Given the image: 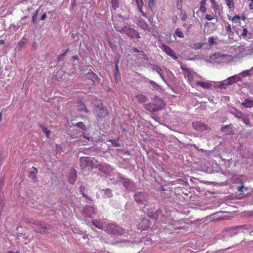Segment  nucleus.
Listing matches in <instances>:
<instances>
[{
    "instance_id": "obj_32",
    "label": "nucleus",
    "mask_w": 253,
    "mask_h": 253,
    "mask_svg": "<svg viewBox=\"0 0 253 253\" xmlns=\"http://www.w3.org/2000/svg\"><path fill=\"white\" fill-rule=\"evenodd\" d=\"M156 0H148V6L151 10H153V8L155 5Z\"/></svg>"
},
{
    "instance_id": "obj_43",
    "label": "nucleus",
    "mask_w": 253,
    "mask_h": 253,
    "mask_svg": "<svg viewBox=\"0 0 253 253\" xmlns=\"http://www.w3.org/2000/svg\"><path fill=\"white\" fill-rule=\"evenodd\" d=\"M200 10L202 13H205L207 10V8L206 7V5H200L199 8Z\"/></svg>"
},
{
    "instance_id": "obj_53",
    "label": "nucleus",
    "mask_w": 253,
    "mask_h": 253,
    "mask_svg": "<svg viewBox=\"0 0 253 253\" xmlns=\"http://www.w3.org/2000/svg\"><path fill=\"white\" fill-rule=\"evenodd\" d=\"M206 0H201L200 1V5H206L207 4Z\"/></svg>"
},
{
    "instance_id": "obj_47",
    "label": "nucleus",
    "mask_w": 253,
    "mask_h": 253,
    "mask_svg": "<svg viewBox=\"0 0 253 253\" xmlns=\"http://www.w3.org/2000/svg\"><path fill=\"white\" fill-rule=\"evenodd\" d=\"M241 75H242L243 76H247L250 75V70H247L244 71L240 73Z\"/></svg>"
},
{
    "instance_id": "obj_21",
    "label": "nucleus",
    "mask_w": 253,
    "mask_h": 253,
    "mask_svg": "<svg viewBox=\"0 0 253 253\" xmlns=\"http://www.w3.org/2000/svg\"><path fill=\"white\" fill-rule=\"evenodd\" d=\"M146 109L148 110L149 111L151 112H154L157 111L158 109V107L155 104H146Z\"/></svg>"
},
{
    "instance_id": "obj_54",
    "label": "nucleus",
    "mask_w": 253,
    "mask_h": 253,
    "mask_svg": "<svg viewBox=\"0 0 253 253\" xmlns=\"http://www.w3.org/2000/svg\"><path fill=\"white\" fill-rule=\"evenodd\" d=\"M46 18V13H44L42 16V17L41 18V20H44Z\"/></svg>"
},
{
    "instance_id": "obj_40",
    "label": "nucleus",
    "mask_w": 253,
    "mask_h": 253,
    "mask_svg": "<svg viewBox=\"0 0 253 253\" xmlns=\"http://www.w3.org/2000/svg\"><path fill=\"white\" fill-rule=\"evenodd\" d=\"M68 52V50L66 51L65 52H64L63 53L60 54L58 57L57 58V61L58 62H59L60 61L62 60V58H63V57L66 55V54L67 53V52Z\"/></svg>"
},
{
    "instance_id": "obj_25",
    "label": "nucleus",
    "mask_w": 253,
    "mask_h": 253,
    "mask_svg": "<svg viewBox=\"0 0 253 253\" xmlns=\"http://www.w3.org/2000/svg\"><path fill=\"white\" fill-rule=\"evenodd\" d=\"M210 1L212 4V9H213V11L215 12H216L219 9L218 3L217 2V1H216L215 0H210Z\"/></svg>"
},
{
    "instance_id": "obj_22",
    "label": "nucleus",
    "mask_w": 253,
    "mask_h": 253,
    "mask_svg": "<svg viewBox=\"0 0 253 253\" xmlns=\"http://www.w3.org/2000/svg\"><path fill=\"white\" fill-rule=\"evenodd\" d=\"M92 223L93 225H94L97 228L101 229V230H103V223L101 221H98L96 220H93L92 221Z\"/></svg>"
},
{
    "instance_id": "obj_8",
    "label": "nucleus",
    "mask_w": 253,
    "mask_h": 253,
    "mask_svg": "<svg viewBox=\"0 0 253 253\" xmlns=\"http://www.w3.org/2000/svg\"><path fill=\"white\" fill-rule=\"evenodd\" d=\"M149 226V221L146 218H142L138 224V229L141 231L147 230Z\"/></svg>"
},
{
    "instance_id": "obj_61",
    "label": "nucleus",
    "mask_w": 253,
    "mask_h": 253,
    "mask_svg": "<svg viewBox=\"0 0 253 253\" xmlns=\"http://www.w3.org/2000/svg\"><path fill=\"white\" fill-rule=\"evenodd\" d=\"M6 253H20L19 251H17L16 252H13L12 251H8Z\"/></svg>"
},
{
    "instance_id": "obj_35",
    "label": "nucleus",
    "mask_w": 253,
    "mask_h": 253,
    "mask_svg": "<svg viewBox=\"0 0 253 253\" xmlns=\"http://www.w3.org/2000/svg\"><path fill=\"white\" fill-rule=\"evenodd\" d=\"M225 30L228 33H230L231 32V26L230 25V24H229L228 22H227L226 23V25H225Z\"/></svg>"
},
{
    "instance_id": "obj_55",
    "label": "nucleus",
    "mask_w": 253,
    "mask_h": 253,
    "mask_svg": "<svg viewBox=\"0 0 253 253\" xmlns=\"http://www.w3.org/2000/svg\"><path fill=\"white\" fill-rule=\"evenodd\" d=\"M119 60H120V57H115V63H117V64H118L119 62Z\"/></svg>"
},
{
    "instance_id": "obj_16",
    "label": "nucleus",
    "mask_w": 253,
    "mask_h": 253,
    "mask_svg": "<svg viewBox=\"0 0 253 253\" xmlns=\"http://www.w3.org/2000/svg\"><path fill=\"white\" fill-rule=\"evenodd\" d=\"M30 174L29 177L31 178L33 181L36 182L37 181V174L38 173V169L34 167H32V169L30 171Z\"/></svg>"
},
{
    "instance_id": "obj_12",
    "label": "nucleus",
    "mask_w": 253,
    "mask_h": 253,
    "mask_svg": "<svg viewBox=\"0 0 253 253\" xmlns=\"http://www.w3.org/2000/svg\"><path fill=\"white\" fill-rule=\"evenodd\" d=\"M86 78L93 82H99L100 79L93 72H88L86 74Z\"/></svg>"
},
{
    "instance_id": "obj_44",
    "label": "nucleus",
    "mask_w": 253,
    "mask_h": 253,
    "mask_svg": "<svg viewBox=\"0 0 253 253\" xmlns=\"http://www.w3.org/2000/svg\"><path fill=\"white\" fill-rule=\"evenodd\" d=\"M243 114L241 111H238L237 114L235 115V116L239 119H241L243 118Z\"/></svg>"
},
{
    "instance_id": "obj_31",
    "label": "nucleus",
    "mask_w": 253,
    "mask_h": 253,
    "mask_svg": "<svg viewBox=\"0 0 253 253\" xmlns=\"http://www.w3.org/2000/svg\"><path fill=\"white\" fill-rule=\"evenodd\" d=\"M104 191V194L107 198H111L113 196L112 191L110 189H106Z\"/></svg>"
},
{
    "instance_id": "obj_9",
    "label": "nucleus",
    "mask_w": 253,
    "mask_h": 253,
    "mask_svg": "<svg viewBox=\"0 0 253 253\" xmlns=\"http://www.w3.org/2000/svg\"><path fill=\"white\" fill-rule=\"evenodd\" d=\"M84 212L86 216L89 217H92L95 214L94 208L90 206L84 208Z\"/></svg>"
},
{
    "instance_id": "obj_52",
    "label": "nucleus",
    "mask_w": 253,
    "mask_h": 253,
    "mask_svg": "<svg viewBox=\"0 0 253 253\" xmlns=\"http://www.w3.org/2000/svg\"><path fill=\"white\" fill-rule=\"evenodd\" d=\"M186 19H187V15H186V14L185 13H184L181 17V20L182 21H185Z\"/></svg>"
},
{
    "instance_id": "obj_1",
    "label": "nucleus",
    "mask_w": 253,
    "mask_h": 253,
    "mask_svg": "<svg viewBox=\"0 0 253 253\" xmlns=\"http://www.w3.org/2000/svg\"><path fill=\"white\" fill-rule=\"evenodd\" d=\"M114 27L117 31L119 32L122 34H125L130 38H140L138 32L132 28L128 24L125 25L124 26L122 27L121 26H119L117 23H115L114 24Z\"/></svg>"
},
{
    "instance_id": "obj_17",
    "label": "nucleus",
    "mask_w": 253,
    "mask_h": 253,
    "mask_svg": "<svg viewBox=\"0 0 253 253\" xmlns=\"http://www.w3.org/2000/svg\"><path fill=\"white\" fill-rule=\"evenodd\" d=\"M196 84L200 86L204 89H209L211 87V84L209 82L197 81Z\"/></svg>"
},
{
    "instance_id": "obj_60",
    "label": "nucleus",
    "mask_w": 253,
    "mask_h": 253,
    "mask_svg": "<svg viewBox=\"0 0 253 253\" xmlns=\"http://www.w3.org/2000/svg\"><path fill=\"white\" fill-rule=\"evenodd\" d=\"M5 42L4 40H0V45L4 44Z\"/></svg>"
},
{
    "instance_id": "obj_4",
    "label": "nucleus",
    "mask_w": 253,
    "mask_h": 253,
    "mask_svg": "<svg viewBox=\"0 0 253 253\" xmlns=\"http://www.w3.org/2000/svg\"><path fill=\"white\" fill-rule=\"evenodd\" d=\"M81 166L83 169H90L94 166V163L89 157H82L80 158Z\"/></svg>"
},
{
    "instance_id": "obj_49",
    "label": "nucleus",
    "mask_w": 253,
    "mask_h": 253,
    "mask_svg": "<svg viewBox=\"0 0 253 253\" xmlns=\"http://www.w3.org/2000/svg\"><path fill=\"white\" fill-rule=\"evenodd\" d=\"M80 192H81V193L82 194L83 197H84V198H85L86 199H88L89 200H91V199L90 198L88 197L87 195H86V194H85L84 193V192H83V190L82 189V188H81Z\"/></svg>"
},
{
    "instance_id": "obj_20",
    "label": "nucleus",
    "mask_w": 253,
    "mask_h": 253,
    "mask_svg": "<svg viewBox=\"0 0 253 253\" xmlns=\"http://www.w3.org/2000/svg\"><path fill=\"white\" fill-rule=\"evenodd\" d=\"M136 98L137 101L140 103H145L148 100L146 96L142 94L137 95L136 96Z\"/></svg>"
},
{
    "instance_id": "obj_63",
    "label": "nucleus",
    "mask_w": 253,
    "mask_h": 253,
    "mask_svg": "<svg viewBox=\"0 0 253 253\" xmlns=\"http://www.w3.org/2000/svg\"><path fill=\"white\" fill-rule=\"evenodd\" d=\"M30 240H28V242H24V243L25 244H27L28 243L30 242Z\"/></svg>"
},
{
    "instance_id": "obj_5",
    "label": "nucleus",
    "mask_w": 253,
    "mask_h": 253,
    "mask_svg": "<svg viewBox=\"0 0 253 253\" xmlns=\"http://www.w3.org/2000/svg\"><path fill=\"white\" fill-rule=\"evenodd\" d=\"M135 201L139 204L146 205L148 195L144 192H136L134 196Z\"/></svg>"
},
{
    "instance_id": "obj_50",
    "label": "nucleus",
    "mask_w": 253,
    "mask_h": 253,
    "mask_svg": "<svg viewBox=\"0 0 253 253\" xmlns=\"http://www.w3.org/2000/svg\"><path fill=\"white\" fill-rule=\"evenodd\" d=\"M248 34V30L246 28H244L242 33V36L245 37H246Z\"/></svg>"
},
{
    "instance_id": "obj_56",
    "label": "nucleus",
    "mask_w": 253,
    "mask_h": 253,
    "mask_svg": "<svg viewBox=\"0 0 253 253\" xmlns=\"http://www.w3.org/2000/svg\"><path fill=\"white\" fill-rule=\"evenodd\" d=\"M228 126H227H227H222V127H221V131H224V129H225V128H227Z\"/></svg>"
},
{
    "instance_id": "obj_64",
    "label": "nucleus",
    "mask_w": 253,
    "mask_h": 253,
    "mask_svg": "<svg viewBox=\"0 0 253 253\" xmlns=\"http://www.w3.org/2000/svg\"><path fill=\"white\" fill-rule=\"evenodd\" d=\"M73 59H77V56H76V55L73 56Z\"/></svg>"
},
{
    "instance_id": "obj_59",
    "label": "nucleus",
    "mask_w": 253,
    "mask_h": 253,
    "mask_svg": "<svg viewBox=\"0 0 253 253\" xmlns=\"http://www.w3.org/2000/svg\"><path fill=\"white\" fill-rule=\"evenodd\" d=\"M249 8L250 9H253V4L252 3H251L250 4H249Z\"/></svg>"
},
{
    "instance_id": "obj_18",
    "label": "nucleus",
    "mask_w": 253,
    "mask_h": 253,
    "mask_svg": "<svg viewBox=\"0 0 253 253\" xmlns=\"http://www.w3.org/2000/svg\"><path fill=\"white\" fill-rule=\"evenodd\" d=\"M242 105L246 108H251L253 107V100L249 98H246L242 103Z\"/></svg>"
},
{
    "instance_id": "obj_36",
    "label": "nucleus",
    "mask_w": 253,
    "mask_h": 253,
    "mask_svg": "<svg viewBox=\"0 0 253 253\" xmlns=\"http://www.w3.org/2000/svg\"><path fill=\"white\" fill-rule=\"evenodd\" d=\"M26 43V40L22 39L18 42V46L20 48L22 47Z\"/></svg>"
},
{
    "instance_id": "obj_29",
    "label": "nucleus",
    "mask_w": 253,
    "mask_h": 253,
    "mask_svg": "<svg viewBox=\"0 0 253 253\" xmlns=\"http://www.w3.org/2000/svg\"><path fill=\"white\" fill-rule=\"evenodd\" d=\"M83 130H86V126L83 122H78L74 125Z\"/></svg>"
},
{
    "instance_id": "obj_46",
    "label": "nucleus",
    "mask_w": 253,
    "mask_h": 253,
    "mask_svg": "<svg viewBox=\"0 0 253 253\" xmlns=\"http://www.w3.org/2000/svg\"><path fill=\"white\" fill-rule=\"evenodd\" d=\"M18 237L19 238V240H21L22 239H26V240L28 239L27 237H26L25 234H18Z\"/></svg>"
},
{
    "instance_id": "obj_33",
    "label": "nucleus",
    "mask_w": 253,
    "mask_h": 253,
    "mask_svg": "<svg viewBox=\"0 0 253 253\" xmlns=\"http://www.w3.org/2000/svg\"><path fill=\"white\" fill-rule=\"evenodd\" d=\"M165 106L166 103L164 102V101L159 99V111L163 110V109L165 108Z\"/></svg>"
},
{
    "instance_id": "obj_41",
    "label": "nucleus",
    "mask_w": 253,
    "mask_h": 253,
    "mask_svg": "<svg viewBox=\"0 0 253 253\" xmlns=\"http://www.w3.org/2000/svg\"><path fill=\"white\" fill-rule=\"evenodd\" d=\"M241 19V17L239 15H235L234 16H233L232 18V22H236V21L237 20H240Z\"/></svg>"
},
{
    "instance_id": "obj_57",
    "label": "nucleus",
    "mask_w": 253,
    "mask_h": 253,
    "mask_svg": "<svg viewBox=\"0 0 253 253\" xmlns=\"http://www.w3.org/2000/svg\"><path fill=\"white\" fill-rule=\"evenodd\" d=\"M115 69L117 72L119 71L118 64H117V63H115Z\"/></svg>"
},
{
    "instance_id": "obj_42",
    "label": "nucleus",
    "mask_w": 253,
    "mask_h": 253,
    "mask_svg": "<svg viewBox=\"0 0 253 253\" xmlns=\"http://www.w3.org/2000/svg\"><path fill=\"white\" fill-rule=\"evenodd\" d=\"M109 141H110L113 145L118 147L120 146V144L117 142V141L116 140H109Z\"/></svg>"
},
{
    "instance_id": "obj_26",
    "label": "nucleus",
    "mask_w": 253,
    "mask_h": 253,
    "mask_svg": "<svg viewBox=\"0 0 253 253\" xmlns=\"http://www.w3.org/2000/svg\"><path fill=\"white\" fill-rule=\"evenodd\" d=\"M39 126L42 129V131L45 133L46 137L49 138L51 133V131L48 130L47 128L43 125H39Z\"/></svg>"
},
{
    "instance_id": "obj_23",
    "label": "nucleus",
    "mask_w": 253,
    "mask_h": 253,
    "mask_svg": "<svg viewBox=\"0 0 253 253\" xmlns=\"http://www.w3.org/2000/svg\"><path fill=\"white\" fill-rule=\"evenodd\" d=\"M77 110L79 111H82L85 113L88 112V110L87 109L86 106L82 103H80L77 107Z\"/></svg>"
},
{
    "instance_id": "obj_38",
    "label": "nucleus",
    "mask_w": 253,
    "mask_h": 253,
    "mask_svg": "<svg viewBox=\"0 0 253 253\" xmlns=\"http://www.w3.org/2000/svg\"><path fill=\"white\" fill-rule=\"evenodd\" d=\"M242 120H243V122L247 126H251V123H250V121L249 120V119L248 118H242Z\"/></svg>"
},
{
    "instance_id": "obj_10",
    "label": "nucleus",
    "mask_w": 253,
    "mask_h": 253,
    "mask_svg": "<svg viewBox=\"0 0 253 253\" xmlns=\"http://www.w3.org/2000/svg\"><path fill=\"white\" fill-rule=\"evenodd\" d=\"M24 221L26 224L29 225H35L36 226L41 227L42 228H45L41 221L36 220L32 218H27L25 219Z\"/></svg>"
},
{
    "instance_id": "obj_19",
    "label": "nucleus",
    "mask_w": 253,
    "mask_h": 253,
    "mask_svg": "<svg viewBox=\"0 0 253 253\" xmlns=\"http://www.w3.org/2000/svg\"><path fill=\"white\" fill-rule=\"evenodd\" d=\"M135 1L140 12L142 13L143 16L146 17V14L142 10V7L143 6V0H135Z\"/></svg>"
},
{
    "instance_id": "obj_7",
    "label": "nucleus",
    "mask_w": 253,
    "mask_h": 253,
    "mask_svg": "<svg viewBox=\"0 0 253 253\" xmlns=\"http://www.w3.org/2000/svg\"><path fill=\"white\" fill-rule=\"evenodd\" d=\"M192 126L198 131H203L208 129V126L200 122H196L192 124Z\"/></svg>"
},
{
    "instance_id": "obj_45",
    "label": "nucleus",
    "mask_w": 253,
    "mask_h": 253,
    "mask_svg": "<svg viewBox=\"0 0 253 253\" xmlns=\"http://www.w3.org/2000/svg\"><path fill=\"white\" fill-rule=\"evenodd\" d=\"M194 45L196 49H200L202 47L203 44L201 42H197L194 44Z\"/></svg>"
},
{
    "instance_id": "obj_48",
    "label": "nucleus",
    "mask_w": 253,
    "mask_h": 253,
    "mask_svg": "<svg viewBox=\"0 0 253 253\" xmlns=\"http://www.w3.org/2000/svg\"><path fill=\"white\" fill-rule=\"evenodd\" d=\"M38 11H37L36 13L32 16V22L35 23L37 20V16L38 14Z\"/></svg>"
},
{
    "instance_id": "obj_51",
    "label": "nucleus",
    "mask_w": 253,
    "mask_h": 253,
    "mask_svg": "<svg viewBox=\"0 0 253 253\" xmlns=\"http://www.w3.org/2000/svg\"><path fill=\"white\" fill-rule=\"evenodd\" d=\"M176 7L177 9L180 10L182 9V2H177V5Z\"/></svg>"
},
{
    "instance_id": "obj_58",
    "label": "nucleus",
    "mask_w": 253,
    "mask_h": 253,
    "mask_svg": "<svg viewBox=\"0 0 253 253\" xmlns=\"http://www.w3.org/2000/svg\"><path fill=\"white\" fill-rule=\"evenodd\" d=\"M132 50L135 52H138L139 51L136 47H132Z\"/></svg>"
},
{
    "instance_id": "obj_62",
    "label": "nucleus",
    "mask_w": 253,
    "mask_h": 253,
    "mask_svg": "<svg viewBox=\"0 0 253 253\" xmlns=\"http://www.w3.org/2000/svg\"><path fill=\"white\" fill-rule=\"evenodd\" d=\"M57 149H58V150H62V147L60 145H56Z\"/></svg>"
},
{
    "instance_id": "obj_14",
    "label": "nucleus",
    "mask_w": 253,
    "mask_h": 253,
    "mask_svg": "<svg viewBox=\"0 0 253 253\" xmlns=\"http://www.w3.org/2000/svg\"><path fill=\"white\" fill-rule=\"evenodd\" d=\"M98 169L100 171L104 173H108L112 170V168L111 166L106 164L99 165L98 166Z\"/></svg>"
},
{
    "instance_id": "obj_6",
    "label": "nucleus",
    "mask_w": 253,
    "mask_h": 253,
    "mask_svg": "<svg viewBox=\"0 0 253 253\" xmlns=\"http://www.w3.org/2000/svg\"><path fill=\"white\" fill-rule=\"evenodd\" d=\"M161 48L164 51L166 54L170 56L172 59L176 60L177 58L174 51L171 49L170 47L168 45L163 44L161 46Z\"/></svg>"
},
{
    "instance_id": "obj_34",
    "label": "nucleus",
    "mask_w": 253,
    "mask_h": 253,
    "mask_svg": "<svg viewBox=\"0 0 253 253\" xmlns=\"http://www.w3.org/2000/svg\"><path fill=\"white\" fill-rule=\"evenodd\" d=\"M214 17H216V21H217L216 16V15H214V16H212L210 15V14H206L205 15V19L208 21H211L214 18Z\"/></svg>"
},
{
    "instance_id": "obj_15",
    "label": "nucleus",
    "mask_w": 253,
    "mask_h": 253,
    "mask_svg": "<svg viewBox=\"0 0 253 253\" xmlns=\"http://www.w3.org/2000/svg\"><path fill=\"white\" fill-rule=\"evenodd\" d=\"M241 185L238 187V191L239 192L240 198H243L245 197L244 191H247L248 188L244 186V182L242 181H240Z\"/></svg>"
},
{
    "instance_id": "obj_2",
    "label": "nucleus",
    "mask_w": 253,
    "mask_h": 253,
    "mask_svg": "<svg viewBox=\"0 0 253 253\" xmlns=\"http://www.w3.org/2000/svg\"><path fill=\"white\" fill-rule=\"evenodd\" d=\"M106 232L115 235H122L125 233V229L113 223H109L107 226Z\"/></svg>"
},
{
    "instance_id": "obj_13",
    "label": "nucleus",
    "mask_w": 253,
    "mask_h": 253,
    "mask_svg": "<svg viewBox=\"0 0 253 253\" xmlns=\"http://www.w3.org/2000/svg\"><path fill=\"white\" fill-rule=\"evenodd\" d=\"M68 178L70 183L73 184L75 182L77 178V172L75 169H71Z\"/></svg>"
},
{
    "instance_id": "obj_11",
    "label": "nucleus",
    "mask_w": 253,
    "mask_h": 253,
    "mask_svg": "<svg viewBox=\"0 0 253 253\" xmlns=\"http://www.w3.org/2000/svg\"><path fill=\"white\" fill-rule=\"evenodd\" d=\"M240 80V78L238 77V75L232 76L228 78L227 80L224 81L225 84L227 85H231Z\"/></svg>"
},
{
    "instance_id": "obj_37",
    "label": "nucleus",
    "mask_w": 253,
    "mask_h": 253,
    "mask_svg": "<svg viewBox=\"0 0 253 253\" xmlns=\"http://www.w3.org/2000/svg\"><path fill=\"white\" fill-rule=\"evenodd\" d=\"M208 43L210 45H213L215 43V39L213 37H210L209 38Z\"/></svg>"
},
{
    "instance_id": "obj_3",
    "label": "nucleus",
    "mask_w": 253,
    "mask_h": 253,
    "mask_svg": "<svg viewBox=\"0 0 253 253\" xmlns=\"http://www.w3.org/2000/svg\"><path fill=\"white\" fill-rule=\"evenodd\" d=\"M98 122H105L108 116V112L105 107L101 106L96 107L95 110Z\"/></svg>"
},
{
    "instance_id": "obj_39",
    "label": "nucleus",
    "mask_w": 253,
    "mask_h": 253,
    "mask_svg": "<svg viewBox=\"0 0 253 253\" xmlns=\"http://www.w3.org/2000/svg\"><path fill=\"white\" fill-rule=\"evenodd\" d=\"M4 184V179L3 178H0V193L3 188Z\"/></svg>"
},
{
    "instance_id": "obj_27",
    "label": "nucleus",
    "mask_w": 253,
    "mask_h": 253,
    "mask_svg": "<svg viewBox=\"0 0 253 253\" xmlns=\"http://www.w3.org/2000/svg\"><path fill=\"white\" fill-rule=\"evenodd\" d=\"M174 36H177L179 38H184V34L183 33L181 29L177 28L174 32Z\"/></svg>"
},
{
    "instance_id": "obj_24",
    "label": "nucleus",
    "mask_w": 253,
    "mask_h": 253,
    "mask_svg": "<svg viewBox=\"0 0 253 253\" xmlns=\"http://www.w3.org/2000/svg\"><path fill=\"white\" fill-rule=\"evenodd\" d=\"M137 24L139 27L144 30H148L149 29L148 25L144 21L140 20Z\"/></svg>"
},
{
    "instance_id": "obj_28",
    "label": "nucleus",
    "mask_w": 253,
    "mask_h": 253,
    "mask_svg": "<svg viewBox=\"0 0 253 253\" xmlns=\"http://www.w3.org/2000/svg\"><path fill=\"white\" fill-rule=\"evenodd\" d=\"M111 3L112 7L113 9L116 10L119 6V0H111Z\"/></svg>"
},
{
    "instance_id": "obj_30",
    "label": "nucleus",
    "mask_w": 253,
    "mask_h": 253,
    "mask_svg": "<svg viewBox=\"0 0 253 253\" xmlns=\"http://www.w3.org/2000/svg\"><path fill=\"white\" fill-rule=\"evenodd\" d=\"M226 4L231 10L234 8V2L233 0H225Z\"/></svg>"
}]
</instances>
